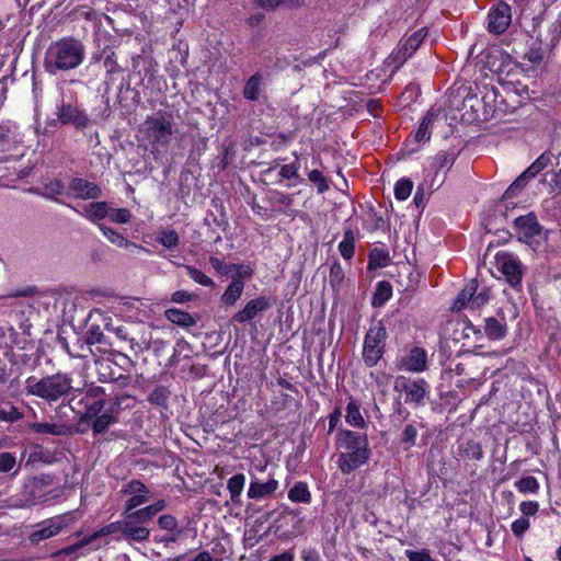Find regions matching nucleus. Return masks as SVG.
I'll return each instance as SVG.
<instances>
[{
	"mask_svg": "<svg viewBox=\"0 0 561 561\" xmlns=\"http://www.w3.org/2000/svg\"><path fill=\"white\" fill-rule=\"evenodd\" d=\"M339 450L337 467L343 474H350L364 466L371 456L366 434L351 430H340L336 434Z\"/></svg>",
	"mask_w": 561,
	"mask_h": 561,
	"instance_id": "obj_1",
	"label": "nucleus"
},
{
	"mask_svg": "<svg viewBox=\"0 0 561 561\" xmlns=\"http://www.w3.org/2000/svg\"><path fill=\"white\" fill-rule=\"evenodd\" d=\"M84 45L73 37L61 38L48 47L44 67L55 75L58 70H71L79 67L84 59Z\"/></svg>",
	"mask_w": 561,
	"mask_h": 561,
	"instance_id": "obj_2",
	"label": "nucleus"
},
{
	"mask_svg": "<svg viewBox=\"0 0 561 561\" xmlns=\"http://www.w3.org/2000/svg\"><path fill=\"white\" fill-rule=\"evenodd\" d=\"M72 378L66 373H56L54 375L36 379L30 377L26 380L25 389L28 394L38 397L47 403L57 402L65 399L72 390Z\"/></svg>",
	"mask_w": 561,
	"mask_h": 561,
	"instance_id": "obj_3",
	"label": "nucleus"
},
{
	"mask_svg": "<svg viewBox=\"0 0 561 561\" xmlns=\"http://www.w3.org/2000/svg\"><path fill=\"white\" fill-rule=\"evenodd\" d=\"M139 133L152 150L165 149L173 138V115L164 111H158L147 116L139 128Z\"/></svg>",
	"mask_w": 561,
	"mask_h": 561,
	"instance_id": "obj_4",
	"label": "nucleus"
},
{
	"mask_svg": "<svg viewBox=\"0 0 561 561\" xmlns=\"http://www.w3.org/2000/svg\"><path fill=\"white\" fill-rule=\"evenodd\" d=\"M394 391L404 393V402L421 407L430 394L431 387L424 378L411 379L405 376H398L394 380Z\"/></svg>",
	"mask_w": 561,
	"mask_h": 561,
	"instance_id": "obj_5",
	"label": "nucleus"
},
{
	"mask_svg": "<svg viewBox=\"0 0 561 561\" xmlns=\"http://www.w3.org/2000/svg\"><path fill=\"white\" fill-rule=\"evenodd\" d=\"M386 339L387 331L381 322H378L368 330L363 350V358L366 366L374 367L379 362L383 354Z\"/></svg>",
	"mask_w": 561,
	"mask_h": 561,
	"instance_id": "obj_6",
	"label": "nucleus"
},
{
	"mask_svg": "<svg viewBox=\"0 0 561 561\" xmlns=\"http://www.w3.org/2000/svg\"><path fill=\"white\" fill-rule=\"evenodd\" d=\"M84 412L80 416V423L90 424L92 419L102 414L105 408V391L102 387H90L81 399Z\"/></svg>",
	"mask_w": 561,
	"mask_h": 561,
	"instance_id": "obj_7",
	"label": "nucleus"
},
{
	"mask_svg": "<svg viewBox=\"0 0 561 561\" xmlns=\"http://www.w3.org/2000/svg\"><path fill=\"white\" fill-rule=\"evenodd\" d=\"M156 62L152 58L142 55H135L131 58L129 80L137 85L148 87L156 78Z\"/></svg>",
	"mask_w": 561,
	"mask_h": 561,
	"instance_id": "obj_8",
	"label": "nucleus"
},
{
	"mask_svg": "<svg viewBox=\"0 0 561 561\" xmlns=\"http://www.w3.org/2000/svg\"><path fill=\"white\" fill-rule=\"evenodd\" d=\"M426 34L427 32L424 28L417 30L391 53L390 58L397 68L402 66L415 53L425 39Z\"/></svg>",
	"mask_w": 561,
	"mask_h": 561,
	"instance_id": "obj_9",
	"label": "nucleus"
},
{
	"mask_svg": "<svg viewBox=\"0 0 561 561\" xmlns=\"http://www.w3.org/2000/svg\"><path fill=\"white\" fill-rule=\"evenodd\" d=\"M496 264L512 287L520 286L523 271L517 257L510 253H501L496 255Z\"/></svg>",
	"mask_w": 561,
	"mask_h": 561,
	"instance_id": "obj_10",
	"label": "nucleus"
},
{
	"mask_svg": "<svg viewBox=\"0 0 561 561\" xmlns=\"http://www.w3.org/2000/svg\"><path fill=\"white\" fill-rule=\"evenodd\" d=\"M130 399L129 396H117L113 400L110 409L105 411L104 413L100 414L95 419H92L90 424L88 426L92 427L93 435H100L105 433L111 425L115 424L117 422V417L115 416V412H117L121 408V405L124 403L125 400Z\"/></svg>",
	"mask_w": 561,
	"mask_h": 561,
	"instance_id": "obj_11",
	"label": "nucleus"
},
{
	"mask_svg": "<svg viewBox=\"0 0 561 561\" xmlns=\"http://www.w3.org/2000/svg\"><path fill=\"white\" fill-rule=\"evenodd\" d=\"M67 196L79 199H96L102 196V190L95 183L83 178H72L67 186Z\"/></svg>",
	"mask_w": 561,
	"mask_h": 561,
	"instance_id": "obj_12",
	"label": "nucleus"
},
{
	"mask_svg": "<svg viewBox=\"0 0 561 561\" xmlns=\"http://www.w3.org/2000/svg\"><path fill=\"white\" fill-rule=\"evenodd\" d=\"M511 8L506 3H499L488 14V28L491 33L502 34L511 24Z\"/></svg>",
	"mask_w": 561,
	"mask_h": 561,
	"instance_id": "obj_13",
	"label": "nucleus"
},
{
	"mask_svg": "<svg viewBox=\"0 0 561 561\" xmlns=\"http://www.w3.org/2000/svg\"><path fill=\"white\" fill-rule=\"evenodd\" d=\"M122 492L130 495L125 503L124 512H130L149 501V490L140 480H131Z\"/></svg>",
	"mask_w": 561,
	"mask_h": 561,
	"instance_id": "obj_14",
	"label": "nucleus"
},
{
	"mask_svg": "<svg viewBox=\"0 0 561 561\" xmlns=\"http://www.w3.org/2000/svg\"><path fill=\"white\" fill-rule=\"evenodd\" d=\"M272 307V301L266 296H260L247 302L244 308L236 312L232 321L238 323H245L253 320L260 312L266 311Z\"/></svg>",
	"mask_w": 561,
	"mask_h": 561,
	"instance_id": "obj_15",
	"label": "nucleus"
},
{
	"mask_svg": "<svg viewBox=\"0 0 561 561\" xmlns=\"http://www.w3.org/2000/svg\"><path fill=\"white\" fill-rule=\"evenodd\" d=\"M57 117L64 125H73L77 129L85 128L90 119L85 113L71 104H62L57 112Z\"/></svg>",
	"mask_w": 561,
	"mask_h": 561,
	"instance_id": "obj_16",
	"label": "nucleus"
},
{
	"mask_svg": "<svg viewBox=\"0 0 561 561\" xmlns=\"http://www.w3.org/2000/svg\"><path fill=\"white\" fill-rule=\"evenodd\" d=\"M514 226L518 230L520 238H524L526 242H529L533 238L539 236L542 230L536 215L533 213L517 217L514 220Z\"/></svg>",
	"mask_w": 561,
	"mask_h": 561,
	"instance_id": "obj_17",
	"label": "nucleus"
},
{
	"mask_svg": "<svg viewBox=\"0 0 561 561\" xmlns=\"http://www.w3.org/2000/svg\"><path fill=\"white\" fill-rule=\"evenodd\" d=\"M401 368L412 373H422L427 368V354L422 347L414 346L409 354L402 358Z\"/></svg>",
	"mask_w": 561,
	"mask_h": 561,
	"instance_id": "obj_18",
	"label": "nucleus"
},
{
	"mask_svg": "<svg viewBox=\"0 0 561 561\" xmlns=\"http://www.w3.org/2000/svg\"><path fill=\"white\" fill-rule=\"evenodd\" d=\"M118 531L123 534V519L105 525L104 527H102L100 530L95 531L91 536L82 539L78 545L71 546V547L66 548V549H62V550L58 551L57 554L58 556H60V554H71L79 547H83V546H85L88 543H91L92 541H94L95 539H98L100 537L113 535V534L118 533Z\"/></svg>",
	"mask_w": 561,
	"mask_h": 561,
	"instance_id": "obj_19",
	"label": "nucleus"
},
{
	"mask_svg": "<svg viewBox=\"0 0 561 561\" xmlns=\"http://www.w3.org/2000/svg\"><path fill=\"white\" fill-rule=\"evenodd\" d=\"M278 489V481L274 478H270L265 482H261L259 479H253L248 489V497L252 500H261L264 497L272 496Z\"/></svg>",
	"mask_w": 561,
	"mask_h": 561,
	"instance_id": "obj_20",
	"label": "nucleus"
},
{
	"mask_svg": "<svg viewBox=\"0 0 561 561\" xmlns=\"http://www.w3.org/2000/svg\"><path fill=\"white\" fill-rule=\"evenodd\" d=\"M495 91L494 89L486 90L482 98H478L477 95H468L463 100V106L470 107L474 113V119H486L489 115V111L483 107V104L486 100L494 101Z\"/></svg>",
	"mask_w": 561,
	"mask_h": 561,
	"instance_id": "obj_21",
	"label": "nucleus"
},
{
	"mask_svg": "<svg viewBox=\"0 0 561 561\" xmlns=\"http://www.w3.org/2000/svg\"><path fill=\"white\" fill-rule=\"evenodd\" d=\"M139 524L140 523H138L134 517H128V514H125V518L123 519V535L129 540L137 542L148 540L150 530Z\"/></svg>",
	"mask_w": 561,
	"mask_h": 561,
	"instance_id": "obj_22",
	"label": "nucleus"
},
{
	"mask_svg": "<svg viewBox=\"0 0 561 561\" xmlns=\"http://www.w3.org/2000/svg\"><path fill=\"white\" fill-rule=\"evenodd\" d=\"M61 530V524L54 519L45 520L37 525V528L28 536L32 545H38L41 541L54 537Z\"/></svg>",
	"mask_w": 561,
	"mask_h": 561,
	"instance_id": "obj_23",
	"label": "nucleus"
},
{
	"mask_svg": "<svg viewBox=\"0 0 561 561\" xmlns=\"http://www.w3.org/2000/svg\"><path fill=\"white\" fill-rule=\"evenodd\" d=\"M31 430L37 434H49L54 436H66L75 433L71 425L64 423L36 422L31 425Z\"/></svg>",
	"mask_w": 561,
	"mask_h": 561,
	"instance_id": "obj_24",
	"label": "nucleus"
},
{
	"mask_svg": "<svg viewBox=\"0 0 561 561\" xmlns=\"http://www.w3.org/2000/svg\"><path fill=\"white\" fill-rule=\"evenodd\" d=\"M110 205L106 202H92L83 206L80 214L92 222L107 218Z\"/></svg>",
	"mask_w": 561,
	"mask_h": 561,
	"instance_id": "obj_25",
	"label": "nucleus"
},
{
	"mask_svg": "<svg viewBox=\"0 0 561 561\" xmlns=\"http://www.w3.org/2000/svg\"><path fill=\"white\" fill-rule=\"evenodd\" d=\"M244 282L241 279H232L224 294L221 295V302L226 307H232L240 299L243 294Z\"/></svg>",
	"mask_w": 561,
	"mask_h": 561,
	"instance_id": "obj_26",
	"label": "nucleus"
},
{
	"mask_svg": "<svg viewBox=\"0 0 561 561\" xmlns=\"http://www.w3.org/2000/svg\"><path fill=\"white\" fill-rule=\"evenodd\" d=\"M478 287H479L478 283L474 279H472L470 283H468L463 287V289L459 293V295L455 301L454 309L461 310L462 308H466V307H469L470 309H472V299H473L476 291L478 290Z\"/></svg>",
	"mask_w": 561,
	"mask_h": 561,
	"instance_id": "obj_27",
	"label": "nucleus"
},
{
	"mask_svg": "<svg viewBox=\"0 0 561 561\" xmlns=\"http://www.w3.org/2000/svg\"><path fill=\"white\" fill-rule=\"evenodd\" d=\"M164 316L170 322L183 328H190L196 324V319L192 314L176 308L167 309Z\"/></svg>",
	"mask_w": 561,
	"mask_h": 561,
	"instance_id": "obj_28",
	"label": "nucleus"
},
{
	"mask_svg": "<svg viewBox=\"0 0 561 561\" xmlns=\"http://www.w3.org/2000/svg\"><path fill=\"white\" fill-rule=\"evenodd\" d=\"M262 83L263 75L261 72H255L253 76H251L243 87L244 99L249 101H257Z\"/></svg>",
	"mask_w": 561,
	"mask_h": 561,
	"instance_id": "obj_29",
	"label": "nucleus"
},
{
	"mask_svg": "<svg viewBox=\"0 0 561 561\" xmlns=\"http://www.w3.org/2000/svg\"><path fill=\"white\" fill-rule=\"evenodd\" d=\"M438 114L428 111L423 121L421 122L416 133H415V139L417 141H428L431 139L432 135V128L434 126V123L437 121Z\"/></svg>",
	"mask_w": 561,
	"mask_h": 561,
	"instance_id": "obj_30",
	"label": "nucleus"
},
{
	"mask_svg": "<svg viewBox=\"0 0 561 561\" xmlns=\"http://www.w3.org/2000/svg\"><path fill=\"white\" fill-rule=\"evenodd\" d=\"M484 332L491 340H502L506 335V324L496 318L490 317L485 319Z\"/></svg>",
	"mask_w": 561,
	"mask_h": 561,
	"instance_id": "obj_31",
	"label": "nucleus"
},
{
	"mask_svg": "<svg viewBox=\"0 0 561 561\" xmlns=\"http://www.w3.org/2000/svg\"><path fill=\"white\" fill-rule=\"evenodd\" d=\"M345 421L354 427H366V421L359 411V404L353 399L347 403Z\"/></svg>",
	"mask_w": 561,
	"mask_h": 561,
	"instance_id": "obj_32",
	"label": "nucleus"
},
{
	"mask_svg": "<svg viewBox=\"0 0 561 561\" xmlns=\"http://www.w3.org/2000/svg\"><path fill=\"white\" fill-rule=\"evenodd\" d=\"M102 58L106 76H113L115 73L124 71V68L119 66L117 61V56L113 49L104 48L102 51Z\"/></svg>",
	"mask_w": 561,
	"mask_h": 561,
	"instance_id": "obj_33",
	"label": "nucleus"
},
{
	"mask_svg": "<svg viewBox=\"0 0 561 561\" xmlns=\"http://www.w3.org/2000/svg\"><path fill=\"white\" fill-rule=\"evenodd\" d=\"M339 251L343 259L350 261L355 253V236L351 229L344 232L343 240L339 244Z\"/></svg>",
	"mask_w": 561,
	"mask_h": 561,
	"instance_id": "obj_34",
	"label": "nucleus"
},
{
	"mask_svg": "<svg viewBox=\"0 0 561 561\" xmlns=\"http://www.w3.org/2000/svg\"><path fill=\"white\" fill-rule=\"evenodd\" d=\"M244 483L245 477L243 473H237L228 480L227 489L230 493V499L232 502H239V497L243 491Z\"/></svg>",
	"mask_w": 561,
	"mask_h": 561,
	"instance_id": "obj_35",
	"label": "nucleus"
},
{
	"mask_svg": "<svg viewBox=\"0 0 561 561\" xmlns=\"http://www.w3.org/2000/svg\"><path fill=\"white\" fill-rule=\"evenodd\" d=\"M392 295V287L389 282L382 280L377 285V289L373 297V306L381 307L390 299Z\"/></svg>",
	"mask_w": 561,
	"mask_h": 561,
	"instance_id": "obj_36",
	"label": "nucleus"
},
{
	"mask_svg": "<svg viewBox=\"0 0 561 561\" xmlns=\"http://www.w3.org/2000/svg\"><path fill=\"white\" fill-rule=\"evenodd\" d=\"M551 162V156L548 153H542L538 157L524 172L528 180L535 178L540 171L546 169Z\"/></svg>",
	"mask_w": 561,
	"mask_h": 561,
	"instance_id": "obj_37",
	"label": "nucleus"
},
{
	"mask_svg": "<svg viewBox=\"0 0 561 561\" xmlns=\"http://www.w3.org/2000/svg\"><path fill=\"white\" fill-rule=\"evenodd\" d=\"M171 392L165 386H157L148 396V401L151 404L167 408L168 400Z\"/></svg>",
	"mask_w": 561,
	"mask_h": 561,
	"instance_id": "obj_38",
	"label": "nucleus"
},
{
	"mask_svg": "<svg viewBox=\"0 0 561 561\" xmlns=\"http://www.w3.org/2000/svg\"><path fill=\"white\" fill-rule=\"evenodd\" d=\"M288 497L293 502L308 503L310 502L311 494L306 483L297 482L288 492Z\"/></svg>",
	"mask_w": 561,
	"mask_h": 561,
	"instance_id": "obj_39",
	"label": "nucleus"
},
{
	"mask_svg": "<svg viewBox=\"0 0 561 561\" xmlns=\"http://www.w3.org/2000/svg\"><path fill=\"white\" fill-rule=\"evenodd\" d=\"M459 449L461 455L469 459L480 460L483 457L482 447L476 440H467L462 443Z\"/></svg>",
	"mask_w": 561,
	"mask_h": 561,
	"instance_id": "obj_40",
	"label": "nucleus"
},
{
	"mask_svg": "<svg viewBox=\"0 0 561 561\" xmlns=\"http://www.w3.org/2000/svg\"><path fill=\"white\" fill-rule=\"evenodd\" d=\"M100 229L111 243L119 248H127L128 245L131 244L122 233L115 231L110 227L100 225Z\"/></svg>",
	"mask_w": 561,
	"mask_h": 561,
	"instance_id": "obj_41",
	"label": "nucleus"
},
{
	"mask_svg": "<svg viewBox=\"0 0 561 561\" xmlns=\"http://www.w3.org/2000/svg\"><path fill=\"white\" fill-rule=\"evenodd\" d=\"M455 162V154L447 151H439L433 159L432 168L438 172L442 169H449Z\"/></svg>",
	"mask_w": 561,
	"mask_h": 561,
	"instance_id": "obj_42",
	"label": "nucleus"
},
{
	"mask_svg": "<svg viewBox=\"0 0 561 561\" xmlns=\"http://www.w3.org/2000/svg\"><path fill=\"white\" fill-rule=\"evenodd\" d=\"M515 486L520 493L536 494L539 491V483L533 476H527L515 482Z\"/></svg>",
	"mask_w": 561,
	"mask_h": 561,
	"instance_id": "obj_43",
	"label": "nucleus"
},
{
	"mask_svg": "<svg viewBox=\"0 0 561 561\" xmlns=\"http://www.w3.org/2000/svg\"><path fill=\"white\" fill-rule=\"evenodd\" d=\"M14 129L11 123H3L0 125V150L9 149V146L14 140Z\"/></svg>",
	"mask_w": 561,
	"mask_h": 561,
	"instance_id": "obj_44",
	"label": "nucleus"
},
{
	"mask_svg": "<svg viewBox=\"0 0 561 561\" xmlns=\"http://www.w3.org/2000/svg\"><path fill=\"white\" fill-rule=\"evenodd\" d=\"M529 180L525 174H520L505 191L503 199H510L517 196L527 185Z\"/></svg>",
	"mask_w": 561,
	"mask_h": 561,
	"instance_id": "obj_45",
	"label": "nucleus"
},
{
	"mask_svg": "<svg viewBox=\"0 0 561 561\" xmlns=\"http://www.w3.org/2000/svg\"><path fill=\"white\" fill-rule=\"evenodd\" d=\"M389 261V254L383 250L374 249L369 253L368 268L374 270L377 267L386 266Z\"/></svg>",
	"mask_w": 561,
	"mask_h": 561,
	"instance_id": "obj_46",
	"label": "nucleus"
},
{
	"mask_svg": "<svg viewBox=\"0 0 561 561\" xmlns=\"http://www.w3.org/2000/svg\"><path fill=\"white\" fill-rule=\"evenodd\" d=\"M187 275L197 284L206 287L215 286V283L210 277H208L204 272L197 270L194 266L186 265L185 266Z\"/></svg>",
	"mask_w": 561,
	"mask_h": 561,
	"instance_id": "obj_47",
	"label": "nucleus"
},
{
	"mask_svg": "<svg viewBox=\"0 0 561 561\" xmlns=\"http://www.w3.org/2000/svg\"><path fill=\"white\" fill-rule=\"evenodd\" d=\"M308 179L316 184L319 194H323L330 188L329 180L319 170H311L308 173Z\"/></svg>",
	"mask_w": 561,
	"mask_h": 561,
	"instance_id": "obj_48",
	"label": "nucleus"
},
{
	"mask_svg": "<svg viewBox=\"0 0 561 561\" xmlns=\"http://www.w3.org/2000/svg\"><path fill=\"white\" fill-rule=\"evenodd\" d=\"M268 196L272 204L284 206L286 209H289L294 203L293 195L277 190L270 191Z\"/></svg>",
	"mask_w": 561,
	"mask_h": 561,
	"instance_id": "obj_49",
	"label": "nucleus"
},
{
	"mask_svg": "<svg viewBox=\"0 0 561 561\" xmlns=\"http://www.w3.org/2000/svg\"><path fill=\"white\" fill-rule=\"evenodd\" d=\"M413 182L410 179H401L394 185V195L399 201H405L412 192Z\"/></svg>",
	"mask_w": 561,
	"mask_h": 561,
	"instance_id": "obj_50",
	"label": "nucleus"
},
{
	"mask_svg": "<svg viewBox=\"0 0 561 561\" xmlns=\"http://www.w3.org/2000/svg\"><path fill=\"white\" fill-rule=\"evenodd\" d=\"M85 342L89 345L105 344V336L100 325L92 324L85 332Z\"/></svg>",
	"mask_w": 561,
	"mask_h": 561,
	"instance_id": "obj_51",
	"label": "nucleus"
},
{
	"mask_svg": "<svg viewBox=\"0 0 561 561\" xmlns=\"http://www.w3.org/2000/svg\"><path fill=\"white\" fill-rule=\"evenodd\" d=\"M107 218L115 224H127L131 219V213L127 208H113L110 206Z\"/></svg>",
	"mask_w": 561,
	"mask_h": 561,
	"instance_id": "obj_52",
	"label": "nucleus"
},
{
	"mask_svg": "<svg viewBox=\"0 0 561 561\" xmlns=\"http://www.w3.org/2000/svg\"><path fill=\"white\" fill-rule=\"evenodd\" d=\"M157 240L163 247L172 249L179 244V234L175 230H163Z\"/></svg>",
	"mask_w": 561,
	"mask_h": 561,
	"instance_id": "obj_53",
	"label": "nucleus"
},
{
	"mask_svg": "<svg viewBox=\"0 0 561 561\" xmlns=\"http://www.w3.org/2000/svg\"><path fill=\"white\" fill-rule=\"evenodd\" d=\"M14 470L13 473L18 472L16 459L11 453L0 454V472L9 473Z\"/></svg>",
	"mask_w": 561,
	"mask_h": 561,
	"instance_id": "obj_54",
	"label": "nucleus"
},
{
	"mask_svg": "<svg viewBox=\"0 0 561 561\" xmlns=\"http://www.w3.org/2000/svg\"><path fill=\"white\" fill-rule=\"evenodd\" d=\"M209 263L213 266V268L221 275H230L234 272V268H236V264L225 263L222 260H220L216 256H210Z\"/></svg>",
	"mask_w": 561,
	"mask_h": 561,
	"instance_id": "obj_55",
	"label": "nucleus"
},
{
	"mask_svg": "<svg viewBox=\"0 0 561 561\" xmlns=\"http://www.w3.org/2000/svg\"><path fill=\"white\" fill-rule=\"evenodd\" d=\"M417 434V428L413 424L405 425L401 437V443L405 445V449L415 445Z\"/></svg>",
	"mask_w": 561,
	"mask_h": 561,
	"instance_id": "obj_56",
	"label": "nucleus"
},
{
	"mask_svg": "<svg viewBox=\"0 0 561 561\" xmlns=\"http://www.w3.org/2000/svg\"><path fill=\"white\" fill-rule=\"evenodd\" d=\"M344 280V271L339 262L332 264L330 268L329 282L335 288L339 287Z\"/></svg>",
	"mask_w": 561,
	"mask_h": 561,
	"instance_id": "obj_57",
	"label": "nucleus"
},
{
	"mask_svg": "<svg viewBox=\"0 0 561 561\" xmlns=\"http://www.w3.org/2000/svg\"><path fill=\"white\" fill-rule=\"evenodd\" d=\"M21 419V413L10 403L0 405V421L13 422Z\"/></svg>",
	"mask_w": 561,
	"mask_h": 561,
	"instance_id": "obj_58",
	"label": "nucleus"
},
{
	"mask_svg": "<svg viewBox=\"0 0 561 561\" xmlns=\"http://www.w3.org/2000/svg\"><path fill=\"white\" fill-rule=\"evenodd\" d=\"M491 298V290L488 287H482L481 290H477L472 299V310L479 309L489 302Z\"/></svg>",
	"mask_w": 561,
	"mask_h": 561,
	"instance_id": "obj_59",
	"label": "nucleus"
},
{
	"mask_svg": "<svg viewBox=\"0 0 561 561\" xmlns=\"http://www.w3.org/2000/svg\"><path fill=\"white\" fill-rule=\"evenodd\" d=\"M152 511L153 510L148 505L137 511L124 512V514H128V517H134L138 523H146L156 515Z\"/></svg>",
	"mask_w": 561,
	"mask_h": 561,
	"instance_id": "obj_60",
	"label": "nucleus"
},
{
	"mask_svg": "<svg viewBox=\"0 0 561 561\" xmlns=\"http://www.w3.org/2000/svg\"><path fill=\"white\" fill-rule=\"evenodd\" d=\"M127 341L129 342L130 350L136 353L142 352L150 347V337H146L145 334H142L139 339L128 336Z\"/></svg>",
	"mask_w": 561,
	"mask_h": 561,
	"instance_id": "obj_61",
	"label": "nucleus"
},
{
	"mask_svg": "<svg viewBox=\"0 0 561 561\" xmlns=\"http://www.w3.org/2000/svg\"><path fill=\"white\" fill-rule=\"evenodd\" d=\"M45 190L47 191L49 196L55 195H67V187L64 182L59 179L51 180L49 183L45 185Z\"/></svg>",
	"mask_w": 561,
	"mask_h": 561,
	"instance_id": "obj_62",
	"label": "nucleus"
},
{
	"mask_svg": "<svg viewBox=\"0 0 561 561\" xmlns=\"http://www.w3.org/2000/svg\"><path fill=\"white\" fill-rule=\"evenodd\" d=\"M158 525L161 529L172 533L178 529L179 523L173 515L165 514L158 518Z\"/></svg>",
	"mask_w": 561,
	"mask_h": 561,
	"instance_id": "obj_63",
	"label": "nucleus"
},
{
	"mask_svg": "<svg viewBox=\"0 0 561 561\" xmlns=\"http://www.w3.org/2000/svg\"><path fill=\"white\" fill-rule=\"evenodd\" d=\"M405 554L410 561H435L426 549L420 551L407 550Z\"/></svg>",
	"mask_w": 561,
	"mask_h": 561,
	"instance_id": "obj_64",
	"label": "nucleus"
}]
</instances>
